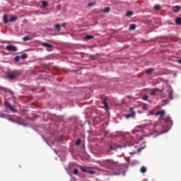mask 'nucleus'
I'll return each mask as SVG.
<instances>
[{"label":"nucleus","instance_id":"nucleus-1","mask_svg":"<svg viewBox=\"0 0 181 181\" xmlns=\"http://www.w3.org/2000/svg\"><path fill=\"white\" fill-rule=\"evenodd\" d=\"M103 163L105 166H108L109 168H116V169H118L119 170H122L123 169L124 166L120 165L118 162H115L112 160H103Z\"/></svg>","mask_w":181,"mask_h":181},{"label":"nucleus","instance_id":"nucleus-2","mask_svg":"<svg viewBox=\"0 0 181 181\" xmlns=\"http://www.w3.org/2000/svg\"><path fill=\"white\" fill-rule=\"evenodd\" d=\"M41 46L46 47L47 52H53V45L47 42L41 43Z\"/></svg>","mask_w":181,"mask_h":181},{"label":"nucleus","instance_id":"nucleus-3","mask_svg":"<svg viewBox=\"0 0 181 181\" xmlns=\"http://www.w3.org/2000/svg\"><path fill=\"white\" fill-rule=\"evenodd\" d=\"M7 78L9 80H13L18 77V73L16 72H8L6 74Z\"/></svg>","mask_w":181,"mask_h":181},{"label":"nucleus","instance_id":"nucleus-4","mask_svg":"<svg viewBox=\"0 0 181 181\" xmlns=\"http://www.w3.org/2000/svg\"><path fill=\"white\" fill-rule=\"evenodd\" d=\"M81 172H84L85 173H89V175H95V170H90L84 168V167L81 166Z\"/></svg>","mask_w":181,"mask_h":181},{"label":"nucleus","instance_id":"nucleus-5","mask_svg":"<svg viewBox=\"0 0 181 181\" xmlns=\"http://www.w3.org/2000/svg\"><path fill=\"white\" fill-rule=\"evenodd\" d=\"M6 50H8V52H16L18 48L13 45H8L6 47Z\"/></svg>","mask_w":181,"mask_h":181},{"label":"nucleus","instance_id":"nucleus-6","mask_svg":"<svg viewBox=\"0 0 181 181\" xmlns=\"http://www.w3.org/2000/svg\"><path fill=\"white\" fill-rule=\"evenodd\" d=\"M133 108L130 107L129 111L132 112V114L126 115L127 119H129V118H134L135 117V112L132 111Z\"/></svg>","mask_w":181,"mask_h":181},{"label":"nucleus","instance_id":"nucleus-7","mask_svg":"<svg viewBox=\"0 0 181 181\" xmlns=\"http://www.w3.org/2000/svg\"><path fill=\"white\" fill-rule=\"evenodd\" d=\"M4 105H5V107H6L7 108H9V110H11V111H12L13 112H16V110L15 108H13V107L11 105V104L9 103V102L5 101Z\"/></svg>","mask_w":181,"mask_h":181},{"label":"nucleus","instance_id":"nucleus-8","mask_svg":"<svg viewBox=\"0 0 181 181\" xmlns=\"http://www.w3.org/2000/svg\"><path fill=\"white\" fill-rule=\"evenodd\" d=\"M180 9H181L180 6H175L173 7V11L175 13H177V12H179V11H180Z\"/></svg>","mask_w":181,"mask_h":181},{"label":"nucleus","instance_id":"nucleus-9","mask_svg":"<svg viewBox=\"0 0 181 181\" xmlns=\"http://www.w3.org/2000/svg\"><path fill=\"white\" fill-rule=\"evenodd\" d=\"M165 114V110H160L156 113V115H160V117H163Z\"/></svg>","mask_w":181,"mask_h":181},{"label":"nucleus","instance_id":"nucleus-10","mask_svg":"<svg viewBox=\"0 0 181 181\" xmlns=\"http://www.w3.org/2000/svg\"><path fill=\"white\" fill-rule=\"evenodd\" d=\"M3 21H4V23H5V25H6V23H8V15L5 14L3 16Z\"/></svg>","mask_w":181,"mask_h":181},{"label":"nucleus","instance_id":"nucleus-11","mask_svg":"<svg viewBox=\"0 0 181 181\" xmlns=\"http://www.w3.org/2000/svg\"><path fill=\"white\" fill-rule=\"evenodd\" d=\"M110 11H111V8H110V7H106L102 9V12H103V13H108Z\"/></svg>","mask_w":181,"mask_h":181},{"label":"nucleus","instance_id":"nucleus-12","mask_svg":"<svg viewBox=\"0 0 181 181\" xmlns=\"http://www.w3.org/2000/svg\"><path fill=\"white\" fill-rule=\"evenodd\" d=\"M84 39H85L86 40H91V39H94V36L90 35H87L84 37Z\"/></svg>","mask_w":181,"mask_h":181},{"label":"nucleus","instance_id":"nucleus-13","mask_svg":"<svg viewBox=\"0 0 181 181\" xmlns=\"http://www.w3.org/2000/svg\"><path fill=\"white\" fill-rule=\"evenodd\" d=\"M168 95H169L170 100H173V90H170L168 91Z\"/></svg>","mask_w":181,"mask_h":181},{"label":"nucleus","instance_id":"nucleus-14","mask_svg":"<svg viewBox=\"0 0 181 181\" xmlns=\"http://www.w3.org/2000/svg\"><path fill=\"white\" fill-rule=\"evenodd\" d=\"M176 25H181V18L177 17L175 21Z\"/></svg>","mask_w":181,"mask_h":181},{"label":"nucleus","instance_id":"nucleus-15","mask_svg":"<svg viewBox=\"0 0 181 181\" xmlns=\"http://www.w3.org/2000/svg\"><path fill=\"white\" fill-rule=\"evenodd\" d=\"M129 29V30H135L136 25L135 24H131Z\"/></svg>","mask_w":181,"mask_h":181},{"label":"nucleus","instance_id":"nucleus-16","mask_svg":"<svg viewBox=\"0 0 181 181\" xmlns=\"http://www.w3.org/2000/svg\"><path fill=\"white\" fill-rule=\"evenodd\" d=\"M140 172H141V173H146V167L142 166L140 168Z\"/></svg>","mask_w":181,"mask_h":181},{"label":"nucleus","instance_id":"nucleus-17","mask_svg":"<svg viewBox=\"0 0 181 181\" xmlns=\"http://www.w3.org/2000/svg\"><path fill=\"white\" fill-rule=\"evenodd\" d=\"M54 28L56 30H57V32H60V30H62V28H60V24H56L54 25Z\"/></svg>","mask_w":181,"mask_h":181},{"label":"nucleus","instance_id":"nucleus-18","mask_svg":"<svg viewBox=\"0 0 181 181\" xmlns=\"http://www.w3.org/2000/svg\"><path fill=\"white\" fill-rule=\"evenodd\" d=\"M153 70H154L153 69L149 68V69L146 70V73L147 74H151V73H153Z\"/></svg>","mask_w":181,"mask_h":181},{"label":"nucleus","instance_id":"nucleus-19","mask_svg":"<svg viewBox=\"0 0 181 181\" xmlns=\"http://www.w3.org/2000/svg\"><path fill=\"white\" fill-rule=\"evenodd\" d=\"M132 15H134V11H129L127 12L126 13V16H132Z\"/></svg>","mask_w":181,"mask_h":181},{"label":"nucleus","instance_id":"nucleus-20","mask_svg":"<svg viewBox=\"0 0 181 181\" xmlns=\"http://www.w3.org/2000/svg\"><path fill=\"white\" fill-rule=\"evenodd\" d=\"M16 21H18V17H16V16H12L10 18V22H16Z\"/></svg>","mask_w":181,"mask_h":181},{"label":"nucleus","instance_id":"nucleus-21","mask_svg":"<svg viewBox=\"0 0 181 181\" xmlns=\"http://www.w3.org/2000/svg\"><path fill=\"white\" fill-rule=\"evenodd\" d=\"M158 90H159L158 88H156V89H152V91L151 92V95H155V94H156V91H158Z\"/></svg>","mask_w":181,"mask_h":181},{"label":"nucleus","instance_id":"nucleus-22","mask_svg":"<svg viewBox=\"0 0 181 181\" xmlns=\"http://www.w3.org/2000/svg\"><path fill=\"white\" fill-rule=\"evenodd\" d=\"M42 4L43 8H46V6H47V5H49V3L46 1H42Z\"/></svg>","mask_w":181,"mask_h":181},{"label":"nucleus","instance_id":"nucleus-23","mask_svg":"<svg viewBox=\"0 0 181 181\" xmlns=\"http://www.w3.org/2000/svg\"><path fill=\"white\" fill-rule=\"evenodd\" d=\"M103 104L105 108H108V103H107V100H105V99L103 100Z\"/></svg>","mask_w":181,"mask_h":181},{"label":"nucleus","instance_id":"nucleus-24","mask_svg":"<svg viewBox=\"0 0 181 181\" xmlns=\"http://www.w3.org/2000/svg\"><path fill=\"white\" fill-rule=\"evenodd\" d=\"M154 9H155V11H160V6L159 4H156L154 6Z\"/></svg>","mask_w":181,"mask_h":181},{"label":"nucleus","instance_id":"nucleus-25","mask_svg":"<svg viewBox=\"0 0 181 181\" xmlns=\"http://www.w3.org/2000/svg\"><path fill=\"white\" fill-rule=\"evenodd\" d=\"M80 144H81V139H77L75 145H76V146H78V145H80Z\"/></svg>","mask_w":181,"mask_h":181},{"label":"nucleus","instance_id":"nucleus-26","mask_svg":"<svg viewBox=\"0 0 181 181\" xmlns=\"http://www.w3.org/2000/svg\"><path fill=\"white\" fill-rule=\"evenodd\" d=\"M23 40H24V42H28V40H30V37H29V36L23 37Z\"/></svg>","mask_w":181,"mask_h":181},{"label":"nucleus","instance_id":"nucleus-27","mask_svg":"<svg viewBox=\"0 0 181 181\" xmlns=\"http://www.w3.org/2000/svg\"><path fill=\"white\" fill-rule=\"evenodd\" d=\"M21 59H28V54H22Z\"/></svg>","mask_w":181,"mask_h":181},{"label":"nucleus","instance_id":"nucleus-28","mask_svg":"<svg viewBox=\"0 0 181 181\" xmlns=\"http://www.w3.org/2000/svg\"><path fill=\"white\" fill-rule=\"evenodd\" d=\"M148 95H144L142 96V100H144V101H146V100H148Z\"/></svg>","mask_w":181,"mask_h":181},{"label":"nucleus","instance_id":"nucleus-29","mask_svg":"<svg viewBox=\"0 0 181 181\" xmlns=\"http://www.w3.org/2000/svg\"><path fill=\"white\" fill-rule=\"evenodd\" d=\"M21 60V57L19 56H16L15 58H14V61L15 62H19Z\"/></svg>","mask_w":181,"mask_h":181},{"label":"nucleus","instance_id":"nucleus-30","mask_svg":"<svg viewBox=\"0 0 181 181\" xmlns=\"http://www.w3.org/2000/svg\"><path fill=\"white\" fill-rule=\"evenodd\" d=\"M74 175H78V170L77 168L74 170Z\"/></svg>","mask_w":181,"mask_h":181},{"label":"nucleus","instance_id":"nucleus-31","mask_svg":"<svg viewBox=\"0 0 181 181\" xmlns=\"http://www.w3.org/2000/svg\"><path fill=\"white\" fill-rule=\"evenodd\" d=\"M142 110H148V105H144L143 106H142Z\"/></svg>","mask_w":181,"mask_h":181},{"label":"nucleus","instance_id":"nucleus-32","mask_svg":"<svg viewBox=\"0 0 181 181\" xmlns=\"http://www.w3.org/2000/svg\"><path fill=\"white\" fill-rule=\"evenodd\" d=\"M155 114V111L154 110H150L149 111V115H153Z\"/></svg>","mask_w":181,"mask_h":181},{"label":"nucleus","instance_id":"nucleus-33","mask_svg":"<svg viewBox=\"0 0 181 181\" xmlns=\"http://www.w3.org/2000/svg\"><path fill=\"white\" fill-rule=\"evenodd\" d=\"M8 91L11 95H13V91H12L11 90H8Z\"/></svg>","mask_w":181,"mask_h":181},{"label":"nucleus","instance_id":"nucleus-34","mask_svg":"<svg viewBox=\"0 0 181 181\" xmlns=\"http://www.w3.org/2000/svg\"><path fill=\"white\" fill-rule=\"evenodd\" d=\"M62 26L63 28H66V26H67V23H62Z\"/></svg>","mask_w":181,"mask_h":181},{"label":"nucleus","instance_id":"nucleus-35","mask_svg":"<svg viewBox=\"0 0 181 181\" xmlns=\"http://www.w3.org/2000/svg\"><path fill=\"white\" fill-rule=\"evenodd\" d=\"M177 63H179V64H181V59L177 60Z\"/></svg>","mask_w":181,"mask_h":181},{"label":"nucleus","instance_id":"nucleus-36","mask_svg":"<svg viewBox=\"0 0 181 181\" xmlns=\"http://www.w3.org/2000/svg\"><path fill=\"white\" fill-rule=\"evenodd\" d=\"M110 149L111 150V151H113V149H114V147H112V146H110Z\"/></svg>","mask_w":181,"mask_h":181},{"label":"nucleus","instance_id":"nucleus-37","mask_svg":"<svg viewBox=\"0 0 181 181\" xmlns=\"http://www.w3.org/2000/svg\"><path fill=\"white\" fill-rule=\"evenodd\" d=\"M168 121H170L172 123V119H170V117H168Z\"/></svg>","mask_w":181,"mask_h":181},{"label":"nucleus","instance_id":"nucleus-38","mask_svg":"<svg viewBox=\"0 0 181 181\" xmlns=\"http://www.w3.org/2000/svg\"><path fill=\"white\" fill-rule=\"evenodd\" d=\"M93 5V3H89L88 4V6H91Z\"/></svg>","mask_w":181,"mask_h":181},{"label":"nucleus","instance_id":"nucleus-39","mask_svg":"<svg viewBox=\"0 0 181 181\" xmlns=\"http://www.w3.org/2000/svg\"><path fill=\"white\" fill-rule=\"evenodd\" d=\"M54 152H55V153L57 155V151H56V149H54Z\"/></svg>","mask_w":181,"mask_h":181},{"label":"nucleus","instance_id":"nucleus-40","mask_svg":"<svg viewBox=\"0 0 181 181\" xmlns=\"http://www.w3.org/2000/svg\"><path fill=\"white\" fill-rule=\"evenodd\" d=\"M105 136H107V133H105Z\"/></svg>","mask_w":181,"mask_h":181}]
</instances>
